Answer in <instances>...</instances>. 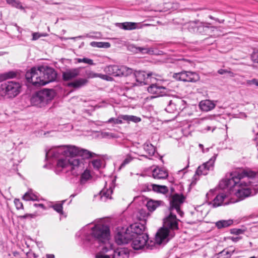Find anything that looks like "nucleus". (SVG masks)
<instances>
[{
	"instance_id": "f257e3e1",
	"label": "nucleus",
	"mask_w": 258,
	"mask_h": 258,
	"mask_svg": "<svg viewBox=\"0 0 258 258\" xmlns=\"http://www.w3.org/2000/svg\"><path fill=\"white\" fill-rule=\"evenodd\" d=\"M258 175L250 170L235 171L231 173L229 178L222 179L219 186L221 188H229L239 199L244 198L255 194L256 183L258 180Z\"/></svg>"
},
{
	"instance_id": "f03ea898",
	"label": "nucleus",
	"mask_w": 258,
	"mask_h": 258,
	"mask_svg": "<svg viewBox=\"0 0 258 258\" xmlns=\"http://www.w3.org/2000/svg\"><path fill=\"white\" fill-rule=\"evenodd\" d=\"M183 202V197L179 195H173L170 202L169 214L164 219L163 226L157 232L155 240L158 244L167 242L175 235V230L178 229V220L174 211L181 217L183 212L180 210V206Z\"/></svg>"
},
{
	"instance_id": "7ed1b4c3",
	"label": "nucleus",
	"mask_w": 258,
	"mask_h": 258,
	"mask_svg": "<svg viewBox=\"0 0 258 258\" xmlns=\"http://www.w3.org/2000/svg\"><path fill=\"white\" fill-rule=\"evenodd\" d=\"M62 146L53 147L48 150H46V158H58L56 163L55 172L56 174L61 172L67 173L71 171L74 176L79 175L84 168V161L77 157H74L70 155H66L63 153H59L53 155H49V152L53 149L60 148Z\"/></svg>"
},
{
	"instance_id": "20e7f679",
	"label": "nucleus",
	"mask_w": 258,
	"mask_h": 258,
	"mask_svg": "<svg viewBox=\"0 0 258 258\" xmlns=\"http://www.w3.org/2000/svg\"><path fill=\"white\" fill-rule=\"evenodd\" d=\"M88 227L86 226L79 231L76 235L79 237H84L85 240L91 244L103 243L107 245L110 243L109 238L110 236L109 227L103 224L95 225L92 228L90 234L87 233Z\"/></svg>"
},
{
	"instance_id": "39448f33",
	"label": "nucleus",
	"mask_w": 258,
	"mask_h": 258,
	"mask_svg": "<svg viewBox=\"0 0 258 258\" xmlns=\"http://www.w3.org/2000/svg\"><path fill=\"white\" fill-rule=\"evenodd\" d=\"M59 153H63L66 155H70L74 156V157H77L80 159V158L78 156H80L84 159H89L96 156V154L94 153L72 145L63 146L60 148L53 149L49 152L48 154L53 155ZM82 160L83 161L82 159Z\"/></svg>"
},
{
	"instance_id": "423d86ee",
	"label": "nucleus",
	"mask_w": 258,
	"mask_h": 258,
	"mask_svg": "<svg viewBox=\"0 0 258 258\" xmlns=\"http://www.w3.org/2000/svg\"><path fill=\"white\" fill-rule=\"evenodd\" d=\"M54 92L52 89H44L34 94L30 99L33 106L43 107L47 105L54 98Z\"/></svg>"
},
{
	"instance_id": "0eeeda50",
	"label": "nucleus",
	"mask_w": 258,
	"mask_h": 258,
	"mask_svg": "<svg viewBox=\"0 0 258 258\" xmlns=\"http://www.w3.org/2000/svg\"><path fill=\"white\" fill-rule=\"evenodd\" d=\"M21 85L18 82L8 81L3 83L0 87V97L13 98L21 91Z\"/></svg>"
},
{
	"instance_id": "6e6552de",
	"label": "nucleus",
	"mask_w": 258,
	"mask_h": 258,
	"mask_svg": "<svg viewBox=\"0 0 258 258\" xmlns=\"http://www.w3.org/2000/svg\"><path fill=\"white\" fill-rule=\"evenodd\" d=\"M132 240V246L134 249L139 250L144 248L152 249L155 243H157L156 240L153 241L149 240L148 235L147 234L139 235L133 237Z\"/></svg>"
},
{
	"instance_id": "1a4fd4ad",
	"label": "nucleus",
	"mask_w": 258,
	"mask_h": 258,
	"mask_svg": "<svg viewBox=\"0 0 258 258\" xmlns=\"http://www.w3.org/2000/svg\"><path fill=\"white\" fill-rule=\"evenodd\" d=\"M43 71L41 66L33 67L28 71L25 75L28 82L34 86H43Z\"/></svg>"
},
{
	"instance_id": "9d476101",
	"label": "nucleus",
	"mask_w": 258,
	"mask_h": 258,
	"mask_svg": "<svg viewBox=\"0 0 258 258\" xmlns=\"http://www.w3.org/2000/svg\"><path fill=\"white\" fill-rule=\"evenodd\" d=\"M185 102L180 98H173L168 101L165 110L171 113H178L185 108Z\"/></svg>"
},
{
	"instance_id": "9b49d317",
	"label": "nucleus",
	"mask_w": 258,
	"mask_h": 258,
	"mask_svg": "<svg viewBox=\"0 0 258 258\" xmlns=\"http://www.w3.org/2000/svg\"><path fill=\"white\" fill-rule=\"evenodd\" d=\"M175 79L179 81L188 82H196L200 80V76L196 72L182 71L174 74Z\"/></svg>"
},
{
	"instance_id": "f8f14e48",
	"label": "nucleus",
	"mask_w": 258,
	"mask_h": 258,
	"mask_svg": "<svg viewBox=\"0 0 258 258\" xmlns=\"http://www.w3.org/2000/svg\"><path fill=\"white\" fill-rule=\"evenodd\" d=\"M114 238L115 242L118 245H121L128 243L133 237L130 231H128V228L126 229L122 228L117 229Z\"/></svg>"
},
{
	"instance_id": "ddd939ff",
	"label": "nucleus",
	"mask_w": 258,
	"mask_h": 258,
	"mask_svg": "<svg viewBox=\"0 0 258 258\" xmlns=\"http://www.w3.org/2000/svg\"><path fill=\"white\" fill-rule=\"evenodd\" d=\"M229 195L227 194L222 192L216 195V196L214 198V199L212 201H209L208 202L209 205L211 206L213 208H217L218 207L222 206L223 204L224 205H228L230 203H234L235 202H238L239 200H231L229 202L224 201L226 200V199H228Z\"/></svg>"
},
{
	"instance_id": "4468645a",
	"label": "nucleus",
	"mask_w": 258,
	"mask_h": 258,
	"mask_svg": "<svg viewBox=\"0 0 258 258\" xmlns=\"http://www.w3.org/2000/svg\"><path fill=\"white\" fill-rule=\"evenodd\" d=\"M41 69L43 71V86L55 80L57 75L53 69L41 66Z\"/></svg>"
},
{
	"instance_id": "2eb2a0df",
	"label": "nucleus",
	"mask_w": 258,
	"mask_h": 258,
	"mask_svg": "<svg viewBox=\"0 0 258 258\" xmlns=\"http://www.w3.org/2000/svg\"><path fill=\"white\" fill-rule=\"evenodd\" d=\"M216 160V156L212 157L208 161L200 166L196 171L197 175H206L208 171L213 168L214 164Z\"/></svg>"
},
{
	"instance_id": "dca6fc26",
	"label": "nucleus",
	"mask_w": 258,
	"mask_h": 258,
	"mask_svg": "<svg viewBox=\"0 0 258 258\" xmlns=\"http://www.w3.org/2000/svg\"><path fill=\"white\" fill-rule=\"evenodd\" d=\"M145 224L142 222L135 223L128 227V231H130L132 237L147 234V233H144L146 229Z\"/></svg>"
},
{
	"instance_id": "f3484780",
	"label": "nucleus",
	"mask_w": 258,
	"mask_h": 258,
	"mask_svg": "<svg viewBox=\"0 0 258 258\" xmlns=\"http://www.w3.org/2000/svg\"><path fill=\"white\" fill-rule=\"evenodd\" d=\"M216 29V27L211 26L210 23L199 21L197 26V33L210 35Z\"/></svg>"
},
{
	"instance_id": "a211bd4d",
	"label": "nucleus",
	"mask_w": 258,
	"mask_h": 258,
	"mask_svg": "<svg viewBox=\"0 0 258 258\" xmlns=\"http://www.w3.org/2000/svg\"><path fill=\"white\" fill-rule=\"evenodd\" d=\"M166 88L156 84L150 85L148 88L149 93L155 95V97L162 96L166 94Z\"/></svg>"
},
{
	"instance_id": "6ab92c4d",
	"label": "nucleus",
	"mask_w": 258,
	"mask_h": 258,
	"mask_svg": "<svg viewBox=\"0 0 258 258\" xmlns=\"http://www.w3.org/2000/svg\"><path fill=\"white\" fill-rule=\"evenodd\" d=\"M80 73V68L68 69L62 73V78L64 81H69L76 78Z\"/></svg>"
},
{
	"instance_id": "aec40b11",
	"label": "nucleus",
	"mask_w": 258,
	"mask_h": 258,
	"mask_svg": "<svg viewBox=\"0 0 258 258\" xmlns=\"http://www.w3.org/2000/svg\"><path fill=\"white\" fill-rule=\"evenodd\" d=\"M113 250V245L110 243H108L107 245H105L102 248V250L98 252L95 254V258H112L111 253L106 254V253L112 251Z\"/></svg>"
},
{
	"instance_id": "412c9836",
	"label": "nucleus",
	"mask_w": 258,
	"mask_h": 258,
	"mask_svg": "<svg viewBox=\"0 0 258 258\" xmlns=\"http://www.w3.org/2000/svg\"><path fill=\"white\" fill-rule=\"evenodd\" d=\"M111 256L112 258H128L130 253L127 249L119 248L112 250Z\"/></svg>"
},
{
	"instance_id": "4be33fe9",
	"label": "nucleus",
	"mask_w": 258,
	"mask_h": 258,
	"mask_svg": "<svg viewBox=\"0 0 258 258\" xmlns=\"http://www.w3.org/2000/svg\"><path fill=\"white\" fill-rule=\"evenodd\" d=\"M153 75V74L152 72L147 73L144 71H138L134 73V76L137 82L140 84L143 83L144 84H146L145 82L146 79H148L149 77Z\"/></svg>"
},
{
	"instance_id": "5701e85b",
	"label": "nucleus",
	"mask_w": 258,
	"mask_h": 258,
	"mask_svg": "<svg viewBox=\"0 0 258 258\" xmlns=\"http://www.w3.org/2000/svg\"><path fill=\"white\" fill-rule=\"evenodd\" d=\"M216 106V104L210 100H205L200 102L199 107L203 111H209L213 109Z\"/></svg>"
},
{
	"instance_id": "b1692460",
	"label": "nucleus",
	"mask_w": 258,
	"mask_h": 258,
	"mask_svg": "<svg viewBox=\"0 0 258 258\" xmlns=\"http://www.w3.org/2000/svg\"><path fill=\"white\" fill-rule=\"evenodd\" d=\"M152 176L155 179H165L168 177V173L165 170L156 167L152 171Z\"/></svg>"
},
{
	"instance_id": "393cba45",
	"label": "nucleus",
	"mask_w": 258,
	"mask_h": 258,
	"mask_svg": "<svg viewBox=\"0 0 258 258\" xmlns=\"http://www.w3.org/2000/svg\"><path fill=\"white\" fill-rule=\"evenodd\" d=\"M117 70L115 71L114 76H124L126 77L133 74V71L132 69L125 66H117Z\"/></svg>"
},
{
	"instance_id": "a878e982",
	"label": "nucleus",
	"mask_w": 258,
	"mask_h": 258,
	"mask_svg": "<svg viewBox=\"0 0 258 258\" xmlns=\"http://www.w3.org/2000/svg\"><path fill=\"white\" fill-rule=\"evenodd\" d=\"M113 192L112 186H109V188L105 187L100 192V199L103 202H106L108 199H111V194Z\"/></svg>"
},
{
	"instance_id": "bb28decb",
	"label": "nucleus",
	"mask_w": 258,
	"mask_h": 258,
	"mask_svg": "<svg viewBox=\"0 0 258 258\" xmlns=\"http://www.w3.org/2000/svg\"><path fill=\"white\" fill-rule=\"evenodd\" d=\"M138 23L135 22H126L123 23H117L116 24V26L125 30H132L139 28L138 27Z\"/></svg>"
},
{
	"instance_id": "cd10ccee",
	"label": "nucleus",
	"mask_w": 258,
	"mask_h": 258,
	"mask_svg": "<svg viewBox=\"0 0 258 258\" xmlns=\"http://www.w3.org/2000/svg\"><path fill=\"white\" fill-rule=\"evenodd\" d=\"M88 82V80L84 78H80L76 80L73 82L69 83L68 86L70 87H73L74 88H79L85 85Z\"/></svg>"
},
{
	"instance_id": "c85d7f7f",
	"label": "nucleus",
	"mask_w": 258,
	"mask_h": 258,
	"mask_svg": "<svg viewBox=\"0 0 258 258\" xmlns=\"http://www.w3.org/2000/svg\"><path fill=\"white\" fill-rule=\"evenodd\" d=\"M161 203L162 202L160 201L150 200L147 202L146 207L149 211L153 212L157 207L160 206Z\"/></svg>"
},
{
	"instance_id": "c756f323",
	"label": "nucleus",
	"mask_w": 258,
	"mask_h": 258,
	"mask_svg": "<svg viewBox=\"0 0 258 258\" xmlns=\"http://www.w3.org/2000/svg\"><path fill=\"white\" fill-rule=\"evenodd\" d=\"M233 220L231 219L222 220L217 221L215 223V225L218 229H222L231 226L233 224Z\"/></svg>"
},
{
	"instance_id": "7c9ffc66",
	"label": "nucleus",
	"mask_w": 258,
	"mask_h": 258,
	"mask_svg": "<svg viewBox=\"0 0 258 258\" xmlns=\"http://www.w3.org/2000/svg\"><path fill=\"white\" fill-rule=\"evenodd\" d=\"M120 118H122L123 120L128 123H130V122L137 123L141 121V118L140 117L134 115L121 114Z\"/></svg>"
},
{
	"instance_id": "2f4dec72",
	"label": "nucleus",
	"mask_w": 258,
	"mask_h": 258,
	"mask_svg": "<svg viewBox=\"0 0 258 258\" xmlns=\"http://www.w3.org/2000/svg\"><path fill=\"white\" fill-rule=\"evenodd\" d=\"M153 187V191L157 193L165 194L168 192V188L165 185L154 184Z\"/></svg>"
},
{
	"instance_id": "473e14b6",
	"label": "nucleus",
	"mask_w": 258,
	"mask_h": 258,
	"mask_svg": "<svg viewBox=\"0 0 258 258\" xmlns=\"http://www.w3.org/2000/svg\"><path fill=\"white\" fill-rule=\"evenodd\" d=\"M143 148L145 151L150 156H153L156 151L154 146L149 143H145Z\"/></svg>"
},
{
	"instance_id": "72a5a7b5",
	"label": "nucleus",
	"mask_w": 258,
	"mask_h": 258,
	"mask_svg": "<svg viewBox=\"0 0 258 258\" xmlns=\"http://www.w3.org/2000/svg\"><path fill=\"white\" fill-rule=\"evenodd\" d=\"M148 215L145 210L141 209L138 212L137 216L141 222L146 224Z\"/></svg>"
},
{
	"instance_id": "f704fd0d",
	"label": "nucleus",
	"mask_w": 258,
	"mask_h": 258,
	"mask_svg": "<svg viewBox=\"0 0 258 258\" xmlns=\"http://www.w3.org/2000/svg\"><path fill=\"white\" fill-rule=\"evenodd\" d=\"M90 45L93 47L98 48H109L110 47V44L107 42H95L92 41L90 43Z\"/></svg>"
},
{
	"instance_id": "c9c22d12",
	"label": "nucleus",
	"mask_w": 258,
	"mask_h": 258,
	"mask_svg": "<svg viewBox=\"0 0 258 258\" xmlns=\"http://www.w3.org/2000/svg\"><path fill=\"white\" fill-rule=\"evenodd\" d=\"M17 76V73L14 71H10L9 72L5 73L0 74V81H2L8 79L15 78Z\"/></svg>"
},
{
	"instance_id": "e433bc0d",
	"label": "nucleus",
	"mask_w": 258,
	"mask_h": 258,
	"mask_svg": "<svg viewBox=\"0 0 258 258\" xmlns=\"http://www.w3.org/2000/svg\"><path fill=\"white\" fill-rule=\"evenodd\" d=\"M7 3L11 6L17 9L24 10V8L22 6L21 3L18 0H5Z\"/></svg>"
},
{
	"instance_id": "4c0bfd02",
	"label": "nucleus",
	"mask_w": 258,
	"mask_h": 258,
	"mask_svg": "<svg viewBox=\"0 0 258 258\" xmlns=\"http://www.w3.org/2000/svg\"><path fill=\"white\" fill-rule=\"evenodd\" d=\"M23 199L25 201H35L37 200V197L32 192V190H29L23 196Z\"/></svg>"
},
{
	"instance_id": "58836bf2",
	"label": "nucleus",
	"mask_w": 258,
	"mask_h": 258,
	"mask_svg": "<svg viewBox=\"0 0 258 258\" xmlns=\"http://www.w3.org/2000/svg\"><path fill=\"white\" fill-rule=\"evenodd\" d=\"M199 22V20H196L189 22L187 26L188 30L191 32L197 33V26Z\"/></svg>"
},
{
	"instance_id": "ea45409f",
	"label": "nucleus",
	"mask_w": 258,
	"mask_h": 258,
	"mask_svg": "<svg viewBox=\"0 0 258 258\" xmlns=\"http://www.w3.org/2000/svg\"><path fill=\"white\" fill-rule=\"evenodd\" d=\"M117 66L116 65H111L107 66L105 68L104 72L109 75L115 76V71L117 70Z\"/></svg>"
},
{
	"instance_id": "a19ab883",
	"label": "nucleus",
	"mask_w": 258,
	"mask_h": 258,
	"mask_svg": "<svg viewBox=\"0 0 258 258\" xmlns=\"http://www.w3.org/2000/svg\"><path fill=\"white\" fill-rule=\"evenodd\" d=\"M64 201H62L61 203H56L52 206L50 207H52L54 210L56 211L57 213L62 214L63 213L62 211V205Z\"/></svg>"
},
{
	"instance_id": "79ce46f5",
	"label": "nucleus",
	"mask_w": 258,
	"mask_h": 258,
	"mask_svg": "<svg viewBox=\"0 0 258 258\" xmlns=\"http://www.w3.org/2000/svg\"><path fill=\"white\" fill-rule=\"evenodd\" d=\"M122 118H120V115L118 116L117 118L112 117L109 118L106 122V123H112L114 124H122L123 123Z\"/></svg>"
},
{
	"instance_id": "37998d69",
	"label": "nucleus",
	"mask_w": 258,
	"mask_h": 258,
	"mask_svg": "<svg viewBox=\"0 0 258 258\" xmlns=\"http://www.w3.org/2000/svg\"><path fill=\"white\" fill-rule=\"evenodd\" d=\"M154 184L151 183H147L143 184L142 185V190L144 191H153Z\"/></svg>"
},
{
	"instance_id": "c03bdc74",
	"label": "nucleus",
	"mask_w": 258,
	"mask_h": 258,
	"mask_svg": "<svg viewBox=\"0 0 258 258\" xmlns=\"http://www.w3.org/2000/svg\"><path fill=\"white\" fill-rule=\"evenodd\" d=\"M77 61L79 63L84 62L85 63H87L90 65H93L94 64L93 61L92 59L88 58H77Z\"/></svg>"
},
{
	"instance_id": "a18cd8bd",
	"label": "nucleus",
	"mask_w": 258,
	"mask_h": 258,
	"mask_svg": "<svg viewBox=\"0 0 258 258\" xmlns=\"http://www.w3.org/2000/svg\"><path fill=\"white\" fill-rule=\"evenodd\" d=\"M47 36V34L46 33H39L38 32H34L32 33V40L35 41L36 40H38L41 37H45Z\"/></svg>"
},
{
	"instance_id": "49530a36",
	"label": "nucleus",
	"mask_w": 258,
	"mask_h": 258,
	"mask_svg": "<svg viewBox=\"0 0 258 258\" xmlns=\"http://www.w3.org/2000/svg\"><path fill=\"white\" fill-rule=\"evenodd\" d=\"M251 59L258 68V52H253L251 55Z\"/></svg>"
},
{
	"instance_id": "de8ad7c7",
	"label": "nucleus",
	"mask_w": 258,
	"mask_h": 258,
	"mask_svg": "<svg viewBox=\"0 0 258 258\" xmlns=\"http://www.w3.org/2000/svg\"><path fill=\"white\" fill-rule=\"evenodd\" d=\"M91 176L89 170H86L81 175L82 182L83 180H87L90 178Z\"/></svg>"
},
{
	"instance_id": "09e8293b",
	"label": "nucleus",
	"mask_w": 258,
	"mask_h": 258,
	"mask_svg": "<svg viewBox=\"0 0 258 258\" xmlns=\"http://www.w3.org/2000/svg\"><path fill=\"white\" fill-rule=\"evenodd\" d=\"M93 77H99L103 80H105L107 81H111L112 80L111 77H110L106 75H103V74H95Z\"/></svg>"
},
{
	"instance_id": "8fccbe9b",
	"label": "nucleus",
	"mask_w": 258,
	"mask_h": 258,
	"mask_svg": "<svg viewBox=\"0 0 258 258\" xmlns=\"http://www.w3.org/2000/svg\"><path fill=\"white\" fill-rule=\"evenodd\" d=\"M219 254L220 258H229L231 255V253L227 250H224Z\"/></svg>"
},
{
	"instance_id": "3c124183",
	"label": "nucleus",
	"mask_w": 258,
	"mask_h": 258,
	"mask_svg": "<svg viewBox=\"0 0 258 258\" xmlns=\"http://www.w3.org/2000/svg\"><path fill=\"white\" fill-rule=\"evenodd\" d=\"M92 164L94 168L99 169L101 166V161L100 159L94 160L92 161Z\"/></svg>"
},
{
	"instance_id": "603ef678",
	"label": "nucleus",
	"mask_w": 258,
	"mask_h": 258,
	"mask_svg": "<svg viewBox=\"0 0 258 258\" xmlns=\"http://www.w3.org/2000/svg\"><path fill=\"white\" fill-rule=\"evenodd\" d=\"M216 191L215 189H210L209 192H208L206 194V199L208 201L212 200L213 197L216 194L215 192Z\"/></svg>"
},
{
	"instance_id": "864d4df0",
	"label": "nucleus",
	"mask_w": 258,
	"mask_h": 258,
	"mask_svg": "<svg viewBox=\"0 0 258 258\" xmlns=\"http://www.w3.org/2000/svg\"><path fill=\"white\" fill-rule=\"evenodd\" d=\"M14 204L17 210L23 209V205L20 200L17 199H15Z\"/></svg>"
},
{
	"instance_id": "5fc2aeb1",
	"label": "nucleus",
	"mask_w": 258,
	"mask_h": 258,
	"mask_svg": "<svg viewBox=\"0 0 258 258\" xmlns=\"http://www.w3.org/2000/svg\"><path fill=\"white\" fill-rule=\"evenodd\" d=\"M132 159L133 158L130 156L128 155L121 163L120 167H122L124 166L125 165L129 163Z\"/></svg>"
},
{
	"instance_id": "6e6d98bb",
	"label": "nucleus",
	"mask_w": 258,
	"mask_h": 258,
	"mask_svg": "<svg viewBox=\"0 0 258 258\" xmlns=\"http://www.w3.org/2000/svg\"><path fill=\"white\" fill-rule=\"evenodd\" d=\"M243 232V231L240 229H232L231 230V233L235 235H239L242 234Z\"/></svg>"
},
{
	"instance_id": "4d7b16f0",
	"label": "nucleus",
	"mask_w": 258,
	"mask_h": 258,
	"mask_svg": "<svg viewBox=\"0 0 258 258\" xmlns=\"http://www.w3.org/2000/svg\"><path fill=\"white\" fill-rule=\"evenodd\" d=\"M247 84L249 85L254 84L258 87V80L256 79H253L251 80H248L247 81Z\"/></svg>"
},
{
	"instance_id": "13d9d810",
	"label": "nucleus",
	"mask_w": 258,
	"mask_h": 258,
	"mask_svg": "<svg viewBox=\"0 0 258 258\" xmlns=\"http://www.w3.org/2000/svg\"><path fill=\"white\" fill-rule=\"evenodd\" d=\"M136 49L142 53H146L149 52V50L146 47H135Z\"/></svg>"
},
{
	"instance_id": "bf43d9fd",
	"label": "nucleus",
	"mask_w": 258,
	"mask_h": 258,
	"mask_svg": "<svg viewBox=\"0 0 258 258\" xmlns=\"http://www.w3.org/2000/svg\"><path fill=\"white\" fill-rule=\"evenodd\" d=\"M103 137H107L109 138H114L115 136L113 133L109 132H104L102 133Z\"/></svg>"
},
{
	"instance_id": "052dcab7",
	"label": "nucleus",
	"mask_w": 258,
	"mask_h": 258,
	"mask_svg": "<svg viewBox=\"0 0 258 258\" xmlns=\"http://www.w3.org/2000/svg\"><path fill=\"white\" fill-rule=\"evenodd\" d=\"M20 219H26V218H32V216L31 214H25L24 215H22V216H20L19 217Z\"/></svg>"
},
{
	"instance_id": "680f3d73",
	"label": "nucleus",
	"mask_w": 258,
	"mask_h": 258,
	"mask_svg": "<svg viewBox=\"0 0 258 258\" xmlns=\"http://www.w3.org/2000/svg\"><path fill=\"white\" fill-rule=\"evenodd\" d=\"M218 73L219 74L223 75V74H224L227 73H230V72H228L226 70L220 69L219 70H218Z\"/></svg>"
},
{
	"instance_id": "e2e57ef3",
	"label": "nucleus",
	"mask_w": 258,
	"mask_h": 258,
	"mask_svg": "<svg viewBox=\"0 0 258 258\" xmlns=\"http://www.w3.org/2000/svg\"><path fill=\"white\" fill-rule=\"evenodd\" d=\"M34 206L36 208L41 207V208H43V209H45L44 206L42 204H34Z\"/></svg>"
},
{
	"instance_id": "0e129e2a",
	"label": "nucleus",
	"mask_w": 258,
	"mask_h": 258,
	"mask_svg": "<svg viewBox=\"0 0 258 258\" xmlns=\"http://www.w3.org/2000/svg\"><path fill=\"white\" fill-rule=\"evenodd\" d=\"M230 239L234 242H237L240 239V237L238 236L232 237Z\"/></svg>"
},
{
	"instance_id": "69168bd1",
	"label": "nucleus",
	"mask_w": 258,
	"mask_h": 258,
	"mask_svg": "<svg viewBox=\"0 0 258 258\" xmlns=\"http://www.w3.org/2000/svg\"><path fill=\"white\" fill-rule=\"evenodd\" d=\"M46 258H55L54 255L53 254H47Z\"/></svg>"
},
{
	"instance_id": "338daca9",
	"label": "nucleus",
	"mask_w": 258,
	"mask_h": 258,
	"mask_svg": "<svg viewBox=\"0 0 258 258\" xmlns=\"http://www.w3.org/2000/svg\"><path fill=\"white\" fill-rule=\"evenodd\" d=\"M84 37H85L84 36H79L77 37H71L70 39L75 40L78 38H84Z\"/></svg>"
},
{
	"instance_id": "774afa93",
	"label": "nucleus",
	"mask_w": 258,
	"mask_h": 258,
	"mask_svg": "<svg viewBox=\"0 0 258 258\" xmlns=\"http://www.w3.org/2000/svg\"><path fill=\"white\" fill-rule=\"evenodd\" d=\"M13 255H14V256H15V257H18V256H19V252H17V251H14V252H13Z\"/></svg>"
}]
</instances>
